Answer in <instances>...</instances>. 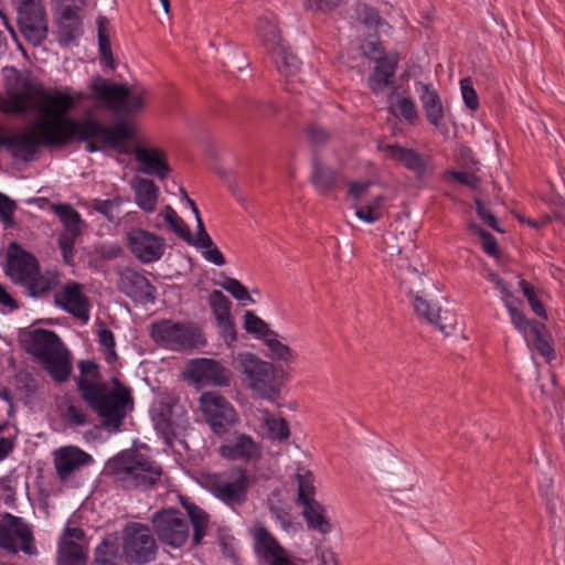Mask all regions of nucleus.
Masks as SVG:
<instances>
[{"label": "nucleus", "mask_w": 565, "mask_h": 565, "mask_svg": "<svg viewBox=\"0 0 565 565\" xmlns=\"http://www.w3.org/2000/svg\"><path fill=\"white\" fill-rule=\"evenodd\" d=\"M6 94L7 97L0 94V113L4 115H24L33 108L35 98H42L36 106L39 116L33 122V131L43 147L64 148L73 141H86L88 118L68 116L76 105L71 95L63 92L47 94L42 86L25 78L7 86Z\"/></svg>", "instance_id": "nucleus-1"}, {"label": "nucleus", "mask_w": 565, "mask_h": 565, "mask_svg": "<svg viewBox=\"0 0 565 565\" xmlns=\"http://www.w3.org/2000/svg\"><path fill=\"white\" fill-rule=\"evenodd\" d=\"M76 386L82 399L102 418L103 426L119 431L128 412L134 408L131 390L118 379H113V388L83 377L76 379Z\"/></svg>", "instance_id": "nucleus-2"}, {"label": "nucleus", "mask_w": 565, "mask_h": 565, "mask_svg": "<svg viewBox=\"0 0 565 565\" xmlns=\"http://www.w3.org/2000/svg\"><path fill=\"white\" fill-rule=\"evenodd\" d=\"M4 274L33 298L47 295L58 285L55 274H42L36 257L23 249L18 243H10L7 250Z\"/></svg>", "instance_id": "nucleus-3"}, {"label": "nucleus", "mask_w": 565, "mask_h": 565, "mask_svg": "<svg viewBox=\"0 0 565 565\" xmlns=\"http://www.w3.org/2000/svg\"><path fill=\"white\" fill-rule=\"evenodd\" d=\"M107 472L127 489H149L162 476V467L151 457L127 450L107 462Z\"/></svg>", "instance_id": "nucleus-4"}, {"label": "nucleus", "mask_w": 565, "mask_h": 565, "mask_svg": "<svg viewBox=\"0 0 565 565\" xmlns=\"http://www.w3.org/2000/svg\"><path fill=\"white\" fill-rule=\"evenodd\" d=\"M233 366L241 373L246 385L260 397L273 401L278 396L280 385L271 363L253 353L243 352L234 358Z\"/></svg>", "instance_id": "nucleus-5"}, {"label": "nucleus", "mask_w": 565, "mask_h": 565, "mask_svg": "<svg viewBox=\"0 0 565 565\" xmlns=\"http://www.w3.org/2000/svg\"><path fill=\"white\" fill-rule=\"evenodd\" d=\"M150 337L161 348L184 351L205 343L200 330L190 322L160 319L151 323Z\"/></svg>", "instance_id": "nucleus-6"}, {"label": "nucleus", "mask_w": 565, "mask_h": 565, "mask_svg": "<svg viewBox=\"0 0 565 565\" xmlns=\"http://www.w3.org/2000/svg\"><path fill=\"white\" fill-rule=\"evenodd\" d=\"M158 546L148 525L129 522L122 529V559L127 565H145L156 559Z\"/></svg>", "instance_id": "nucleus-7"}, {"label": "nucleus", "mask_w": 565, "mask_h": 565, "mask_svg": "<svg viewBox=\"0 0 565 565\" xmlns=\"http://www.w3.org/2000/svg\"><path fill=\"white\" fill-rule=\"evenodd\" d=\"M90 88L94 98L104 103L110 110L131 114L140 110L143 106L145 93H131L126 85H118L96 77Z\"/></svg>", "instance_id": "nucleus-8"}, {"label": "nucleus", "mask_w": 565, "mask_h": 565, "mask_svg": "<svg viewBox=\"0 0 565 565\" xmlns=\"http://www.w3.org/2000/svg\"><path fill=\"white\" fill-rule=\"evenodd\" d=\"M206 481L212 494L228 505L242 504L247 499L249 477L244 468L210 475Z\"/></svg>", "instance_id": "nucleus-9"}, {"label": "nucleus", "mask_w": 565, "mask_h": 565, "mask_svg": "<svg viewBox=\"0 0 565 565\" xmlns=\"http://www.w3.org/2000/svg\"><path fill=\"white\" fill-rule=\"evenodd\" d=\"M200 407L212 431L225 437L238 422L233 405L218 392H204L200 396Z\"/></svg>", "instance_id": "nucleus-10"}, {"label": "nucleus", "mask_w": 565, "mask_h": 565, "mask_svg": "<svg viewBox=\"0 0 565 565\" xmlns=\"http://www.w3.org/2000/svg\"><path fill=\"white\" fill-rule=\"evenodd\" d=\"M18 12L23 38L33 46L43 44L47 38L49 25L42 0H22Z\"/></svg>", "instance_id": "nucleus-11"}, {"label": "nucleus", "mask_w": 565, "mask_h": 565, "mask_svg": "<svg viewBox=\"0 0 565 565\" xmlns=\"http://www.w3.org/2000/svg\"><path fill=\"white\" fill-rule=\"evenodd\" d=\"M152 527L161 543L174 548L183 546L190 536L189 522L177 509L156 512Z\"/></svg>", "instance_id": "nucleus-12"}, {"label": "nucleus", "mask_w": 565, "mask_h": 565, "mask_svg": "<svg viewBox=\"0 0 565 565\" xmlns=\"http://www.w3.org/2000/svg\"><path fill=\"white\" fill-rule=\"evenodd\" d=\"M33 543V533L22 518L11 513L0 518V548L12 554L22 551L31 555L35 552Z\"/></svg>", "instance_id": "nucleus-13"}, {"label": "nucleus", "mask_w": 565, "mask_h": 565, "mask_svg": "<svg viewBox=\"0 0 565 565\" xmlns=\"http://www.w3.org/2000/svg\"><path fill=\"white\" fill-rule=\"evenodd\" d=\"M127 247L140 263L151 264L164 255L166 241L152 232L136 227L127 233Z\"/></svg>", "instance_id": "nucleus-14"}, {"label": "nucleus", "mask_w": 565, "mask_h": 565, "mask_svg": "<svg viewBox=\"0 0 565 565\" xmlns=\"http://www.w3.org/2000/svg\"><path fill=\"white\" fill-rule=\"evenodd\" d=\"M117 288L135 302L152 303L156 300V287L138 270L117 266Z\"/></svg>", "instance_id": "nucleus-15"}, {"label": "nucleus", "mask_w": 565, "mask_h": 565, "mask_svg": "<svg viewBox=\"0 0 565 565\" xmlns=\"http://www.w3.org/2000/svg\"><path fill=\"white\" fill-rule=\"evenodd\" d=\"M88 546L81 527L66 526L58 540L57 565H86Z\"/></svg>", "instance_id": "nucleus-16"}, {"label": "nucleus", "mask_w": 565, "mask_h": 565, "mask_svg": "<svg viewBox=\"0 0 565 565\" xmlns=\"http://www.w3.org/2000/svg\"><path fill=\"white\" fill-rule=\"evenodd\" d=\"M54 303L84 323L89 320V301L79 282L65 284L61 290L54 294Z\"/></svg>", "instance_id": "nucleus-17"}, {"label": "nucleus", "mask_w": 565, "mask_h": 565, "mask_svg": "<svg viewBox=\"0 0 565 565\" xmlns=\"http://www.w3.org/2000/svg\"><path fill=\"white\" fill-rule=\"evenodd\" d=\"M132 136L131 127L125 121L105 126L98 120L88 118L86 141L95 138L102 140L108 148L119 149L126 141L132 139Z\"/></svg>", "instance_id": "nucleus-18"}, {"label": "nucleus", "mask_w": 565, "mask_h": 565, "mask_svg": "<svg viewBox=\"0 0 565 565\" xmlns=\"http://www.w3.org/2000/svg\"><path fill=\"white\" fill-rule=\"evenodd\" d=\"M254 552L268 565H274L288 555L277 539L260 523L253 529Z\"/></svg>", "instance_id": "nucleus-19"}, {"label": "nucleus", "mask_w": 565, "mask_h": 565, "mask_svg": "<svg viewBox=\"0 0 565 565\" xmlns=\"http://www.w3.org/2000/svg\"><path fill=\"white\" fill-rule=\"evenodd\" d=\"M62 345L61 339L54 331L41 328L29 331L23 340L25 351L39 362L55 353Z\"/></svg>", "instance_id": "nucleus-20"}, {"label": "nucleus", "mask_w": 565, "mask_h": 565, "mask_svg": "<svg viewBox=\"0 0 565 565\" xmlns=\"http://www.w3.org/2000/svg\"><path fill=\"white\" fill-rule=\"evenodd\" d=\"M134 156L140 164L139 171L145 174L157 177L163 181L171 172L166 153L160 148L136 147Z\"/></svg>", "instance_id": "nucleus-21"}, {"label": "nucleus", "mask_w": 565, "mask_h": 565, "mask_svg": "<svg viewBox=\"0 0 565 565\" xmlns=\"http://www.w3.org/2000/svg\"><path fill=\"white\" fill-rule=\"evenodd\" d=\"M220 455L227 460L248 462L260 458V446L246 434H236L234 440L218 448Z\"/></svg>", "instance_id": "nucleus-22"}, {"label": "nucleus", "mask_w": 565, "mask_h": 565, "mask_svg": "<svg viewBox=\"0 0 565 565\" xmlns=\"http://www.w3.org/2000/svg\"><path fill=\"white\" fill-rule=\"evenodd\" d=\"M93 458L78 447L68 446L55 452L54 466L61 480L68 479L77 469L89 465Z\"/></svg>", "instance_id": "nucleus-23"}, {"label": "nucleus", "mask_w": 565, "mask_h": 565, "mask_svg": "<svg viewBox=\"0 0 565 565\" xmlns=\"http://www.w3.org/2000/svg\"><path fill=\"white\" fill-rule=\"evenodd\" d=\"M189 373L198 382H209L220 386L230 385V372L213 359L191 361Z\"/></svg>", "instance_id": "nucleus-24"}, {"label": "nucleus", "mask_w": 565, "mask_h": 565, "mask_svg": "<svg viewBox=\"0 0 565 565\" xmlns=\"http://www.w3.org/2000/svg\"><path fill=\"white\" fill-rule=\"evenodd\" d=\"M79 6L65 4L61 8L60 19L57 22L58 42L62 45H70L75 39L83 33V22L79 17Z\"/></svg>", "instance_id": "nucleus-25"}, {"label": "nucleus", "mask_w": 565, "mask_h": 565, "mask_svg": "<svg viewBox=\"0 0 565 565\" xmlns=\"http://www.w3.org/2000/svg\"><path fill=\"white\" fill-rule=\"evenodd\" d=\"M416 89L427 121L441 131L445 110L438 92L430 84L422 82L416 83Z\"/></svg>", "instance_id": "nucleus-26"}, {"label": "nucleus", "mask_w": 565, "mask_h": 565, "mask_svg": "<svg viewBox=\"0 0 565 565\" xmlns=\"http://www.w3.org/2000/svg\"><path fill=\"white\" fill-rule=\"evenodd\" d=\"M310 181L319 194L326 195L339 186L341 174L338 170L324 164L320 158L315 157L311 161Z\"/></svg>", "instance_id": "nucleus-27"}, {"label": "nucleus", "mask_w": 565, "mask_h": 565, "mask_svg": "<svg viewBox=\"0 0 565 565\" xmlns=\"http://www.w3.org/2000/svg\"><path fill=\"white\" fill-rule=\"evenodd\" d=\"M271 33L274 38L270 39V41L271 44L275 43V46L268 52L271 55L277 71L287 78L295 76L300 68V62L298 57L289 52L288 47L284 43V40L278 36L277 32L273 28Z\"/></svg>", "instance_id": "nucleus-28"}, {"label": "nucleus", "mask_w": 565, "mask_h": 565, "mask_svg": "<svg viewBox=\"0 0 565 565\" xmlns=\"http://www.w3.org/2000/svg\"><path fill=\"white\" fill-rule=\"evenodd\" d=\"M1 142L2 147L11 151L12 156L21 158L24 161L32 160L39 147L42 146L40 137L35 135L33 130L32 134L4 136Z\"/></svg>", "instance_id": "nucleus-29"}, {"label": "nucleus", "mask_w": 565, "mask_h": 565, "mask_svg": "<svg viewBox=\"0 0 565 565\" xmlns=\"http://www.w3.org/2000/svg\"><path fill=\"white\" fill-rule=\"evenodd\" d=\"M397 61L394 58H379L376 66L367 78V85L374 95L382 94L394 84Z\"/></svg>", "instance_id": "nucleus-30"}, {"label": "nucleus", "mask_w": 565, "mask_h": 565, "mask_svg": "<svg viewBox=\"0 0 565 565\" xmlns=\"http://www.w3.org/2000/svg\"><path fill=\"white\" fill-rule=\"evenodd\" d=\"M387 111L409 125H414L418 119V110L413 98L398 93L395 88L387 95Z\"/></svg>", "instance_id": "nucleus-31"}, {"label": "nucleus", "mask_w": 565, "mask_h": 565, "mask_svg": "<svg viewBox=\"0 0 565 565\" xmlns=\"http://www.w3.org/2000/svg\"><path fill=\"white\" fill-rule=\"evenodd\" d=\"M390 159L401 162L406 169L422 175L426 171V164L423 156L414 149L405 148L399 145H385L380 147Z\"/></svg>", "instance_id": "nucleus-32"}, {"label": "nucleus", "mask_w": 565, "mask_h": 565, "mask_svg": "<svg viewBox=\"0 0 565 565\" xmlns=\"http://www.w3.org/2000/svg\"><path fill=\"white\" fill-rule=\"evenodd\" d=\"M131 189L135 193L136 204L147 213H152L157 207L159 188L150 180L141 177H134Z\"/></svg>", "instance_id": "nucleus-33"}, {"label": "nucleus", "mask_w": 565, "mask_h": 565, "mask_svg": "<svg viewBox=\"0 0 565 565\" xmlns=\"http://www.w3.org/2000/svg\"><path fill=\"white\" fill-rule=\"evenodd\" d=\"M40 363L55 382L63 383L71 375L72 363L70 353L63 345Z\"/></svg>", "instance_id": "nucleus-34"}, {"label": "nucleus", "mask_w": 565, "mask_h": 565, "mask_svg": "<svg viewBox=\"0 0 565 565\" xmlns=\"http://www.w3.org/2000/svg\"><path fill=\"white\" fill-rule=\"evenodd\" d=\"M413 298V307L415 312L423 317L428 323L436 327L438 330L448 334L449 326L443 323V317L440 316V309L431 305L425 297L419 294L413 296V292H408Z\"/></svg>", "instance_id": "nucleus-35"}, {"label": "nucleus", "mask_w": 565, "mask_h": 565, "mask_svg": "<svg viewBox=\"0 0 565 565\" xmlns=\"http://www.w3.org/2000/svg\"><path fill=\"white\" fill-rule=\"evenodd\" d=\"M152 422L156 430L164 439L175 435L173 419V406L169 403H160L152 412Z\"/></svg>", "instance_id": "nucleus-36"}, {"label": "nucleus", "mask_w": 565, "mask_h": 565, "mask_svg": "<svg viewBox=\"0 0 565 565\" xmlns=\"http://www.w3.org/2000/svg\"><path fill=\"white\" fill-rule=\"evenodd\" d=\"M302 515L310 530L317 531L321 534H327L331 531V523L326 515V509L318 501L302 505Z\"/></svg>", "instance_id": "nucleus-37"}, {"label": "nucleus", "mask_w": 565, "mask_h": 565, "mask_svg": "<svg viewBox=\"0 0 565 565\" xmlns=\"http://www.w3.org/2000/svg\"><path fill=\"white\" fill-rule=\"evenodd\" d=\"M120 547L115 537H105L95 548L96 565H120Z\"/></svg>", "instance_id": "nucleus-38"}, {"label": "nucleus", "mask_w": 565, "mask_h": 565, "mask_svg": "<svg viewBox=\"0 0 565 565\" xmlns=\"http://www.w3.org/2000/svg\"><path fill=\"white\" fill-rule=\"evenodd\" d=\"M185 509L193 527L192 543L195 546L200 545L203 537L206 535L210 523L209 514L194 503L185 505Z\"/></svg>", "instance_id": "nucleus-39"}, {"label": "nucleus", "mask_w": 565, "mask_h": 565, "mask_svg": "<svg viewBox=\"0 0 565 565\" xmlns=\"http://www.w3.org/2000/svg\"><path fill=\"white\" fill-rule=\"evenodd\" d=\"M264 425L267 428V437L271 440L284 441L290 436L289 425L282 417H276L268 411L263 412Z\"/></svg>", "instance_id": "nucleus-40"}, {"label": "nucleus", "mask_w": 565, "mask_h": 565, "mask_svg": "<svg viewBox=\"0 0 565 565\" xmlns=\"http://www.w3.org/2000/svg\"><path fill=\"white\" fill-rule=\"evenodd\" d=\"M50 210L60 218L64 231H81V215L70 203H53Z\"/></svg>", "instance_id": "nucleus-41"}, {"label": "nucleus", "mask_w": 565, "mask_h": 565, "mask_svg": "<svg viewBox=\"0 0 565 565\" xmlns=\"http://www.w3.org/2000/svg\"><path fill=\"white\" fill-rule=\"evenodd\" d=\"M277 338L278 334L275 332V335L268 337L265 341L270 358L285 364L294 363L297 360V353L287 344L281 343Z\"/></svg>", "instance_id": "nucleus-42"}, {"label": "nucleus", "mask_w": 565, "mask_h": 565, "mask_svg": "<svg viewBox=\"0 0 565 565\" xmlns=\"http://www.w3.org/2000/svg\"><path fill=\"white\" fill-rule=\"evenodd\" d=\"M108 19L105 15L97 17V35L100 58L106 62L108 66L114 68V57L111 52L110 40L107 34Z\"/></svg>", "instance_id": "nucleus-43"}, {"label": "nucleus", "mask_w": 565, "mask_h": 565, "mask_svg": "<svg viewBox=\"0 0 565 565\" xmlns=\"http://www.w3.org/2000/svg\"><path fill=\"white\" fill-rule=\"evenodd\" d=\"M384 201L382 195H377L367 204L355 206V215L366 223H375L383 216Z\"/></svg>", "instance_id": "nucleus-44"}, {"label": "nucleus", "mask_w": 565, "mask_h": 565, "mask_svg": "<svg viewBox=\"0 0 565 565\" xmlns=\"http://www.w3.org/2000/svg\"><path fill=\"white\" fill-rule=\"evenodd\" d=\"M271 28L275 29L278 36L281 38L280 31L277 26L276 17L274 14L264 15L258 18L257 24H256V31L257 34L262 41V43L265 45L267 51H270L274 49L275 43L271 45L270 39H273Z\"/></svg>", "instance_id": "nucleus-45"}, {"label": "nucleus", "mask_w": 565, "mask_h": 565, "mask_svg": "<svg viewBox=\"0 0 565 565\" xmlns=\"http://www.w3.org/2000/svg\"><path fill=\"white\" fill-rule=\"evenodd\" d=\"M162 216L163 221L169 225L170 230L182 239H190L191 232L183 220L178 215L174 209L167 205L163 211L158 215Z\"/></svg>", "instance_id": "nucleus-46"}, {"label": "nucleus", "mask_w": 565, "mask_h": 565, "mask_svg": "<svg viewBox=\"0 0 565 565\" xmlns=\"http://www.w3.org/2000/svg\"><path fill=\"white\" fill-rule=\"evenodd\" d=\"M532 341L535 349L547 360L554 359L555 353L552 344L546 338L545 326L542 323L532 324Z\"/></svg>", "instance_id": "nucleus-47"}, {"label": "nucleus", "mask_w": 565, "mask_h": 565, "mask_svg": "<svg viewBox=\"0 0 565 565\" xmlns=\"http://www.w3.org/2000/svg\"><path fill=\"white\" fill-rule=\"evenodd\" d=\"M244 328L248 333L266 341L268 337L275 335V331L268 328V324L252 311H246L244 316Z\"/></svg>", "instance_id": "nucleus-48"}, {"label": "nucleus", "mask_w": 565, "mask_h": 565, "mask_svg": "<svg viewBox=\"0 0 565 565\" xmlns=\"http://www.w3.org/2000/svg\"><path fill=\"white\" fill-rule=\"evenodd\" d=\"M316 489L313 486V476L311 472L298 475V503L305 505L316 502Z\"/></svg>", "instance_id": "nucleus-49"}, {"label": "nucleus", "mask_w": 565, "mask_h": 565, "mask_svg": "<svg viewBox=\"0 0 565 565\" xmlns=\"http://www.w3.org/2000/svg\"><path fill=\"white\" fill-rule=\"evenodd\" d=\"M522 302L521 300H516L508 306H505L507 310L510 313L511 321L513 326L523 334L526 335L527 331H532V324H536V321H531L526 319L525 315L520 309Z\"/></svg>", "instance_id": "nucleus-50"}, {"label": "nucleus", "mask_w": 565, "mask_h": 565, "mask_svg": "<svg viewBox=\"0 0 565 565\" xmlns=\"http://www.w3.org/2000/svg\"><path fill=\"white\" fill-rule=\"evenodd\" d=\"M122 203V199L120 196H115L109 200H94L92 206L95 211L103 214L107 220L114 221L118 217L119 207Z\"/></svg>", "instance_id": "nucleus-51"}, {"label": "nucleus", "mask_w": 565, "mask_h": 565, "mask_svg": "<svg viewBox=\"0 0 565 565\" xmlns=\"http://www.w3.org/2000/svg\"><path fill=\"white\" fill-rule=\"evenodd\" d=\"M210 305L215 315L216 320L231 317V301L220 290H214L210 295Z\"/></svg>", "instance_id": "nucleus-52"}, {"label": "nucleus", "mask_w": 565, "mask_h": 565, "mask_svg": "<svg viewBox=\"0 0 565 565\" xmlns=\"http://www.w3.org/2000/svg\"><path fill=\"white\" fill-rule=\"evenodd\" d=\"M356 12L360 21L367 28L379 29L385 24V21L381 18L379 11L366 3L360 4Z\"/></svg>", "instance_id": "nucleus-53"}, {"label": "nucleus", "mask_w": 565, "mask_h": 565, "mask_svg": "<svg viewBox=\"0 0 565 565\" xmlns=\"http://www.w3.org/2000/svg\"><path fill=\"white\" fill-rule=\"evenodd\" d=\"M221 286L238 301H250L252 299L247 288L237 279L227 277Z\"/></svg>", "instance_id": "nucleus-54"}, {"label": "nucleus", "mask_w": 565, "mask_h": 565, "mask_svg": "<svg viewBox=\"0 0 565 565\" xmlns=\"http://www.w3.org/2000/svg\"><path fill=\"white\" fill-rule=\"evenodd\" d=\"M460 89L467 108L476 111L479 108V98L470 77H465L460 81Z\"/></svg>", "instance_id": "nucleus-55"}, {"label": "nucleus", "mask_w": 565, "mask_h": 565, "mask_svg": "<svg viewBox=\"0 0 565 565\" xmlns=\"http://www.w3.org/2000/svg\"><path fill=\"white\" fill-rule=\"evenodd\" d=\"M520 289L522 290L524 297L527 299L532 310L539 316V317H546L544 307L542 302L539 300L534 288L530 282H527L524 279H521L519 282Z\"/></svg>", "instance_id": "nucleus-56"}, {"label": "nucleus", "mask_w": 565, "mask_h": 565, "mask_svg": "<svg viewBox=\"0 0 565 565\" xmlns=\"http://www.w3.org/2000/svg\"><path fill=\"white\" fill-rule=\"evenodd\" d=\"M383 252L387 254L391 259H406L405 248L397 243V236L390 234L383 239Z\"/></svg>", "instance_id": "nucleus-57"}, {"label": "nucleus", "mask_w": 565, "mask_h": 565, "mask_svg": "<svg viewBox=\"0 0 565 565\" xmlns=\"http://www.w3.org/2000/svg\"><path fill=\"white\" fill-rule=\"evenodd\" d=\"M488 279L494 285V287L500 291L501 300L504 306H508L516 300L513 292L510 289V286L497 274L490 273L488 275Z\"/></svg>", "instance_id": "nucleus-58"}, {"label": "nucleus", "mask_w": 565, "mask_h": 565, "mask_svg": "<svg viewBox=\"0 0 565 565\" xmlns=\"http://www.w3.org/2000/svg\"><path fill=\"white\" fill-rule=\"evenodd\" d=\"M15 209V202L0 192V220L6 226H11L13 224V214Z\"/></svg>", "instance_id": "nucleus-59"}, {"label": "nucleus", "mask_w": 565, "mask_h": 565, "mask_svg": "<svg viewBox=\"0 0 565 565\" xmlns=\"http://www.w3.org/2000/svg\"><path fill=\"white\" fill-rule=\"evenodd\" d=\"M307 137L313 147H321L330 139V134L317 124H310L307 127Z\"/></svg>", "instance_id": "nucleus-60"}, {"label": "nucleus", "mask_w": 565, "mask_h": 565, "mask_svg": "<svg viewBox=\"0 0 565 565\" xmlns=\"http://www.w3.org/2000/svg\"><path fill=\"white\" fill-rule=\"evenodd\" d=\"M63 416L71 426H85L88 423L85 411L73 404L67 406Z\"/></svg>", "instance_id": "nucleus-61"}, {"label": "nucleus", "mask_w": 565, "mask_h": 565, "mask_svg": "<svg viewBox=\"0 0 565 565\" xmlns=\"http://www.w3.org/2000/svg\"><path fill=\"white\" fill-rule=\"evenodd\" d=\"M196 223H198V234H196V237H193L191 235L190 239H184V241L186 243H189L190 245L196 247L198 249H203L205 247H211L213 241H212L211 236L209 235V233L206 232L202 218H199V221Z\"/></svg>", "instance_id": "nucleus-62"}, {"label": "nucleus", "mask_w": 565, "mask_h": 565, "mask_svg": "<svg viewBox=\"0 0 565 565\" xmlns=\"http://www.w3.org/2000/svg\"><path fill=\"white\" fill-rule=\"evenodd\" d=\"M81 375L77 379H87L92 382H99L100 372L97 363L90 360H83L78 364Z\"/></svg>", "instance_id": "nucleus-63"}, {"label": "nucleus", "mask_w": 565, "mask_h": 565, "mask_svg": "<svg viewBox=\"0 0 565 565\" xmlns=\"http://www.w3.org/2000/svg\"><path fill=\"white\" fill-rule=\"evenodd\" d=\"M344 0H306V8L319 12H330L339 8Z\"/></svg>", "instance_id": "nucleus-64"}]
</instances>
